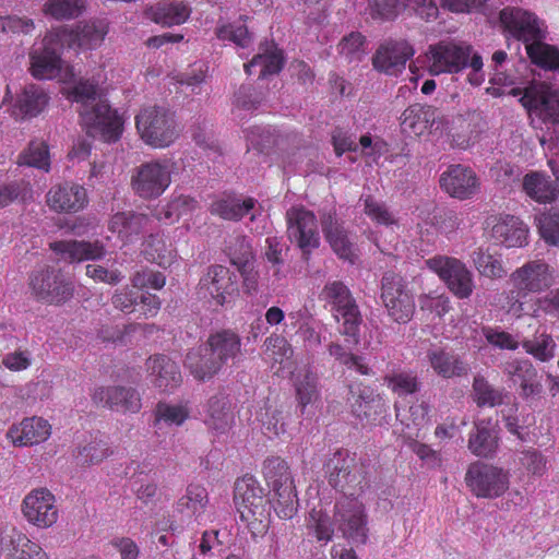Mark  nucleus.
I'll list each match as a JSON object with an SVG mask.
<instances>
[{"label": "nucleus", "instance_id": "f257e3e1", "mask_svg": "<svg viewBox=\"0 0 559 559\" xmlns=\"http://www.w3.org/2000/svg\"><path fill=\"white\" fill-rule=\"evenodd\" d=\"M243 359L240 335L234 330L223 329L211 333L203 344L189 350L185 365L195 379L206 381L239 366Z\"/></svg>", "mask_w": 559, "mask_h": 559}, {"label": "nucleus", "instance_id": "f03ea898", "mask_svg": "<svg viewBox=\"0 0 559 559\" xmlns=\"http://www.w3.org/2000/svg\"><path fill=\"white\" fill-rule=\"evenodd\" d=\"M504 29L525 45L532 63L559 71V49L546 44L547 26L535 13L518 7H506L499 13Z\"/></svg>", "mask_w": 559, "mask_h": 559}, {"label": "nucleus", "instance_id": "7ed1b4c3", "mask_svg": "<svg viewBox=\"0 0 559 559\" xmlns=\"http://www.w3.org/2000/svg\"><path fill=\"white\" fill-rule=\"evenodd\" d=\"M73 97L81 104V121L87 135L105 142L117 141L122 133V119L98 94L97 84L80 81L73 88Z\"/></svg>", "mask_w": 559, "mask_h": 559}, {"label": "nucleus", "instance_id": "20e7f679", "mask_svg": "<svg viewBox=\"0 0 559 559\" xmlns=\"http://www.w3.org/2000/svg\"><path fill=\"white\" fill-rule=\"evenodd\" d=\"M321 298L330 307L340 323V333L346 336V343L358 345L362 316L350 289L342 281L328 282L321 292Z\"/></svg>", "mask_w": 559, "mask_h": 559}, {"label": "nucleus", "instance_id": "39448f33", "mask_svg": "<svg viewBox=\"0 0 559 559\" xmlns=\"http://www.w3.org/2000/svg\"><path fill=\"white\" fill-rule=\"evenodd\" d=\"M510 282L513 285L508 294L510 310L522 311L523 300L530 294H538L552 286L555 270L545 260H531L511 273Z\"/></svg>", "mask_w": 559, "mask_h": 559}, {"label": "nucleus", "instance_id": "423d86ee", "mask_svg": "<svg viewBox=\"0 0 559 559\" xmlns=\"http://www.w3.org/2000/svg\"><path fill=\"white\" fill-rule=\"evenodd\" d=\"M263 475L273 490V508L281 519H292L297 512V495L287 463L278 457H269L263 463Z\"/></svg>", "mask_w": 559, "mask_h": 559}, {"label": "nucleus", "instance_id": "0eeeda50", "mask_svg": "<svg viewBox=\"0 0 559 559\" xmlns=\"http://www.w3.org/2000/svg\"><path fill=\"white\" fill-rule=\"evenodd\" d=\"M141 139L153 147L169 146L178 136L179 129L174 112L164 106H148L135 117Z\"/></svg>", "mask_w": 559, "mask_h": 559}, {"label": "nucleus", "instance_id": "6e6552de", "mask_svg": "<svg viewBox=\"0 0 559 559\" xmlns=\"http://www.w3.org/2000/svg\"><path fill=\"white\" fill-rule=\"evenodd\" d=\"M380 284V299L388 316L400 324L409 322L415 312V301L404 277L388 271L382 275Z\"/></svg>", "mask_w": 559, "mask_h": 559}, {"label": "nucleus", "instance_id": "1a4fd4ad", "mask_svg": "<svg viewBox=\"0 0 559 559\" xmlns=\"http://www.w3.org/2000/svg\"><path fill=\"white\" fill-rule=\"evenodd\" d=\"M29 288L38 301L56 306L66 304L74 294L73 283L62 271L48 265L31 273Z\"/></svg>", "mask_w": 559, "mask_h": 559}, {"label": "nucleus", "instance_id": "9d476101", "mask_svg": "<svg viewBox=\"0 0 559 559\" xmlns=\"http://www.w3.org/2000/svg\"><path fill=\"white\" fill-rule=\"evenodd\" d=\"M329 484L342 496L356 497L366 483V466L337 451L325 464Z\"/></svg>", "mask_w": 559, "mask_h": 559}, {"label": "nucleus", "instance_id": "9b49d317", "mask_svg": "<svg viewBox=\"0 0 559 559\" xmlns=\"http://www.w3.org/2000/svg\"><path fill=\"white\" fill-rule=\"evenodd\" d=\"M334 525L353 544L362 545L368 538L367 514L357 497L341 496L334 506Z\"/></svg>", "mask_w": 559, "mask_h": 559}, {"label": "nucleus", "instance_id": "f8f14e48", "mask_svg": "<svg viewBox=\"0 0 559 559\" xmlns=\"http://www.w3.org/2000/svg\"><path fill=\"white\" fill-rule=\"evenodd\" d=\"M465 481L478 498H498L509 488V472L484 462L472 463L466 472Z\"/></svg>", "mask_w": 559, "mask_h": 559}, {"label": "nucleus", "instance_id": "ddd939ff", "mask_svg": "<svg viewBox=\"0 0 559 559\" xmlns=\"http://www.w3.org/2000/svg\"><path fill=\"white\" fill-rule=\"evenodd\" d=\"M472 47L453 41L430 45L425 55L426 68L431 75L457 73L468 66Z\"/></svg>", "mask_w": 559, "mask_h": 559}, {"label": "nucleus", "instance_id": "4468645a", "mask_svg": "<svg viewBox=\"0 0 559 559\" xmlns=\"http://www.w3.org/2000/svg\"><path fill=\"white\" fill-rule=\"evenodd\" d=\"M171 182V170L167 162L151 160L138 166L131 177L133 192L144 200L160 197Z\"/></svg>", "mask_w": 559, "mask_h": 559}, {"label": "nucleus", "instance_id": "2eb2a0df", "mask_svg": "<svg viewBox=\"0 0 559 559\" xmlns=\"http://www.w3.org/2000/svg\"><path fill=\"white\" fill-rule=\"evenodd\" d=\"M287 233L301 250L305 261L310 259L312 251L320 246V235L316 215L305 207H292L286 213Z\"/></svg>", "mask_w": 559, "mask_h": 559}, {"label": "nucleus", "instance_id": "dca6fc26", "mask_svg": "<svg viewBox=\"0 0 559 559\" xmlns=\"http://www.w3.org/2000/svg\"><path fill=\"white\" fill-rule=\"evenodd\" d=\"M427 265L439 275L455 297H471L475 288L474 276L463 262L455 258L435 257L427 260Z\"/></svg>", "mask_w": 559, "mask_h": 559}, {"label": "nucleus", "instance_id": "f3484780", "mask_svg": "<svg viewBox=\"0 0 559 559\" xmlns=\"http://www.w3.org/2000/svg\"><path fill=\"white\" fill-rule=\"evenodd\" d=\"M62 34L50 32L43 39V46L29 53L31 73L38 80L53 79L61 71Z\"/></svg>", "mask_w": 559, "mask_h": 559}, {"label": "nucleus", "instance_id": "a211bd4d", "mask_svg": "<svg viewBox=\"0 0 559 559\" xmlns=\"http://www.w3.org/2000/svg\"><path fill=\"white\" fill-rule=\"evenodd\" d=\"M320 223L324 238L337 258L355 264L358 259L356 243L335 210L320 212Z\"/></svg>", "mask_w": 559, "mask_h": 559}, {"label": "nucleus", "instance_id": "6ab92c4d", "mask_svg": "<svg viewBox=\"0 0 559 559\" xmlns=\"http://www.w3.org/2000/svg\"><path fill=\"white\" fill-rule=\"evenodd\" d=\"M92 402L114 412L138 413L141 407L139 391L129 385L97 386L91 393Z\"/></svg>", "mask_w": 559, "mask_h": 559}, {"label": "nucleus", "instance_id": "aec40b11", "mask_svg": "<svg viewBox=\"0 0 559 559\" xmlns=\"http://www.w3.org/2000/svg\"><path fill=\"white\" fill-rule=\"evenodd\" d=\"M520 103L544 122L559 123V91L540 84L525 88Z\"/></svg>", "mask_w": 559, "mask_h": 559}, {"label": "nucleus", "instance_id": "412c9836", "mask_svg": "<svg viewBox=\"0 0 559 559\" xmlns=\"http://www.w3.org/2000/svg\"><path fill=\"white\" fill-rule=\"evenodd\" d=\"M439 183L450 197L459 200L472 199L480 188L476 173L461 164L449 166L440 176Z\"/></svg>", "mask_w": 559, "mask_h": 559}, {"label": "nucleus", "instance_id": "4be33fe9", "mask_svg": "<svg viewBox=\"0 0 559 559\" xmlns=\"http://www.w3.org/2000/svg\"><path fill=\"white\" fill-rule=\"evenodd\" d=\"M234 501L242 519L247 518L246 512L248 515L262 516L267 503L264 489L251 475H245L236 480L234 487Z\"/></svg>", "mask_w": 559, "mask_h": 559}, {"label": "nucleus", "instance_id": "5701e85b", "mask_svg": "<svg viewBox=\"0 0 559 559\" xmlns=\"http://www.w3.org/2000/svg\"><path fill=\"white\" fill-rule=\"evenodd\" d=\"M22 510L27 521L38 527H49L58 518L55 497L44 488L32 490L24 498Z\"/></svg>", "mask_w": 559, "mask_h": 559}, {"label": "nucleus", "instance_id": "b1692460", "mask_svg": "<svg viewBox=\"0 0 559 559\" xmlns=\"http://www.w3.org/2000/svg\"><path fill=\"white\" fill-rule=\"evenodd\" d=\"M443 126V117L437 108L413 104L401 116V129L408 135H421L426 130L438 131Z\"/></svg>", "mask_w": 559, "mask_h": 559}, {"label": "nucleus", "instance_id": "393cba45", "mask_svg": "<svg viewBox=\"0 0 559 559\" xmlns=\"http://www.w3.org/2000/svg\"><path fill=\"white\" fill-rule=\"evenodd\" d=\"M503 373L513 383H520L521 396L528 399L539 395L543 392V385L539 381L538 371L528 359H512L502 365Z\"/></svg>", "mask_w": 559, "mask_h": 559}, {"label": "nucleus", "instance_id": "a878e982", "mask_svg": "<svg viewBox=\"0 0 559 559\" xmlns=\"http://www.w3.org/2000/svg\"><path fill=\"white\" fill-rule=\"evenodd\" d=\"M200 287L206 289L218 305H224L227 298L238 290L236 274L221 264L207 269L206 274L200 280Z\"/></svg>", "mask_w": 559, "mask_h": 559}, {"label": "nucleus", "instance_id": "bb28decb", "mask_svg": "<svg viewBox=\"0 0 559 559\" xmlns=\"http://www.w3.org/2000/svg\"><path fill=\"white\" fill-rule=\"evenodd\" d=\"M47 203L57 212H78L87 204L86 190L75 183L58 185L49 190Z\"/></svg>", "mask_w": 559, "mask_h": 559}, {"label": "nucleus", "instance_id": "cd10ccee", "mask_svg": "<svg viewBox=\"0 0 559 559\" xmlns=\"http://www.w3.org/2000/svg\"><path fill=\"white\" fill-rule=\"evenodd\" d=\"M499 445L497 425L492 419H479L474 421V428L468 437L467 448L478 457H491Z\"/></svg>", "mask_w": 559, "mask_h": 559}, {"label": "nucleus", "instance_id": "c85d7f7f", "mask_svg": "<svg viewBox=\"0 0 559 559\" xmlns=\"http://www.w3.org/2000/svg\"><path fill=\"white\" fill-rule=\"evenodd\" d=\"M51 433L50 424L41 417H26L19 425H13L8 430L15 445H33L46 441Z\"/></svg>", "mask_w": 559, "mask_h": 559}, {"label": "nucleus", "instance_id": "c756f323", "mask_svg": "<svg viewBox=\"0 0 559 559\" xmlns=\"http://www.w3.org/2000/svg\"><path fill=\"white\" fill-rule=\"evenodd\" d=\"M528 227L516 216L501 215L491 228V237L507 248L527 245Z\"/></svg>", "mask_w": 559, "mask_h": 559}, {"label": "nucleus", "instance_id": "7c9ffc66", "mask_svg": "<svg viewBox=\"0 0 559 559\" xmlns=\"http://www.w3.org/2000/svg\"><path fill=\"white\" fill-rule=\"evenodd\" d=\"M412 49L402 43L381 45L372 58L374 69L389 75H396L406 64Z\"/></svg>", "mask_w": 559, "mask_h": 559}, {"label": "nucleus", "instance_id": "2f4dec72", "mask_svg": "<svg viewBox=\"0 0 559 559\" xmlns=\"http://www.w3.org/2000/svg\"><path fill=\"white\" fill-rule=\"evenodd\" d=\"M50 248L70 263L84 260H98L103 258L106 252L104 245L98 240L94 242L60 240L51 242Z\"/></svg>", "mask_w": 559, "mask_h": 559}, {"label": "nucleus", "instance_id": "473e14b6", "mask_svg": "<svg viewBox=\"0 0 559 559\" xmlns=\"http://www.w3.org/2000/svg\"><path fill=\"white\" fill-rule=\"evenodd\" d=\"M147 371L153 377V383L163 392H169L181 383L178 365L165 355H155L146 361Z\"/></svg>", "mask_w": 559, "mask_h": 559}, {"label": "nucleus", "instance_id": "72a5a7b5", "mask_svg": "<svg viewBox=\"0 0 559 559\" xmlns=\"http://www.w3.org/2000/svg\"><path fill=\"white\" fill-rule=\"evenodd\" d=\"M1 548L9 559H48L39 545L16 530H12L2 537Z\"/></svg>", "mask_w": 559, "mask_h": 559}, {"label": "nucleus", "instance_id": "f704fd0d", "mask_svg": "<svg viewBox=\"0 0 559 559\" xmlns=\"http://www.w3.org/2000/svg\"><path fill=\"white\" fill-rule=\"evenodd\" d=\"M353 414L367 424L380 421L388 412V405L384 399L370 388L359 390L352 403Z\"/></svg>", "mask_w": 559, "mask_h": 559}, {"label": "nucleus", "instance_id": "c9c22d12", "mask_svg": "<svg viewBox=\"0 0 559 559\" xmlns=\"http://www.w3.org/2000/svg\"><path fill=\"white\" fill-rule=\"evenodd\" d=\"M426 357L433 371L443 379L459 378L468 373V365L454 353L431 348L428 349Z\"/></svg>", "mask_w": 559, "mask_h": 559}, {"label": "nucleus", "instance_id": "e433bc0d", "mask_svg": "<svg viewBox=\"0 0 559 559\" xmlns=\"http://www.w3.org/2000/svg\"><path fill=\"white\" fill-rule=\"evenodd\" d=\"M150 223L151 218L146 214L118 212L110 218L109 229L122 240L132 241L147 229Z\"/></svg>", "mask_w": 559, "mask_h": 559}, {"label": "nucleus", "instance_id": "4c0bfd02", "mask_svg": "<svg viewBox=\"0 0 559 559\" xmlns=\"http://www.w3.org/2000/svg\"><path fill=\"white\" fill-rule=\"evenodd\" d=\"M523 190L538 203H551L557 200L559 189L549 176L540 173H528L523 178Z\"/></svg>", "mask_w": 559, "mask_h": 559}, {"label": "nucleus", "instance_id": "58836bf2", "mask_svg": "<svg viewBox=\"0 0 559 559\" xmlns=\"http://www.w3.org/2000/svg\"><path fill=\"white\" fill-rule=\"evenodd\" d=\"M189 9L179 1H160L146 10L148 19L163 26L182 24L189 16Z\"/></svg>", "mask_w": 559, "mask_h": 559}, {"label": "nucleus", "instance_id": "ea45409f", "mask_svg": "<svg viewBox=\"0 0 559 559\" xmlns=\"http://www.w3.org/2000/svg\"><path fill=\"white\" fill-rule=\"evenodd\" d=\"M48 103V95L45 91L35 84L24 87L16 98L15 109L17 115L24 118H33L39 115Z\"/></svg>", "mask_w": 559, "mask_h": 559}, {"label": "nucleus", "instance_id": "a19ab883", "mask_svg": "<svg viewBox=\"0 0 559 559\" xmlns=\"http://www.w3.org/2000/svg\"><path fill=\"white\" fill-rule=\"evenodd\" d=\"M233 413L226 396L215 395L209 400L205 424L216 433H225L233 424Z\"/></svg>", "mask_w": 559, "mask_h": 559}, {"label": "nucleus", "instance_id": "79ce46f5", "mask_svg": "<svg viewBox=\"0 0 559 559\" xmlns=\"http://www.w3.org/2000/svg\"><path fill=\"white\" fill-rule=\"evenodd\" d=\"M473 400L478 407H496L503 403L504 399L509 396L503 388H496L488 382V380L477 374L473 380Z\"/></svg>", "mask_w": 559, "mask_h": 559}, {"label": "nucleus", "instance_id": "37998d69", "mask_svg": "<svg viewBox=\"0 0 559 559\" xmlns=\"http://www.w3.org/2000/svg\"><path fill=\"white\" fill-rule=\"evenodd\" d=\"M209 503L206 489L201 485L190 484L187 487L186 495L177 501V511L181 514L199 516L204 513Z\"/></svg>", "mask_w": 559, "mask_h": 559}, {"label": "nucleus", "instance_id": "c03bdc74", "mask_svg": "<svg viewBox=\"0 0 559 559\" xmlns=\"http://www.w3.org/2000/svg\"><path fill=\"white\" fill-rule=\"evenodd\" d=\"M283 64V52L272 45L271 48L265 49L264 52L255 55L249 63L245 64V70L247 73L251 74L252 68L260 67L259 78L261 79L266 75L278 73L282 70Z\"/></svg>", "mask_w": 559, "mask_h": 559}, {"label": "nucleus", "instance_id": "a18cd8bd", "mask_svg": "<svg viewBox=\"0 0 559 559\" xmlns=\"http://www.w3.org/2000/svg\"><path fill=\"white\" fill-rule=\"evenodd\" d=\"M318 380L317 373L309 368L299 372L296 377V395L302 414H305L308 405L319 399Z\"/></svg>", "mask_w": 559, "mask_h": 559}, {"label": "nucleus", "instance_id": "49530a36", "mask_svg": "<svg viewBox=\"0 0 559 559\" xmlns=\"http://www.w3.org/2000/svg\"><path fill=\"white\" fill-rule=\"evenodd\" d=\"M522 347L535 359L546 362L555 357L557 344L552 336L546 331L537 330L532 338L524 340Z\"/></svg>", "mask_w": 559, "mask_h": 559}, {"label": "nucleus", "instance_id": "de8ad7c7", "mask_svg": "<svg viewBox=\"0 0 559 559\" xmlns=\"http://www.w3.org/2000/svg\"><path fill=\"white\" fill-rule=\"evenodd\" d=\"M255 201L252 198L240 200L237 198L222 199L212 204V213L224 219L239 221L254 207Z\"/></svg>", "mask_w": 559, "mask_h": 559}, {"label": "nucleus", "instance_id": "09e8293b", "mask_svg": "<svg viewBox=\"0 0 559 559\" xmlns=\"http://www.w3.org/2000/svg\"><path fill=\"white\" fill-rule=\"evenodd\" d=\"M108 32L105 21H91L79 25L75 31V40L81 48L94 49L100 45Z\"/></svg>", "mask_w": 559, "mask_h": 559}, {"label": "nucleus", "instance_id": "8fccbe9b", "mask_svg": "<svg viewBox=\"0 0 559 559\" xmlns=\"http://www.w3.org/2000/svg\"><path fill=\"white\" fill-rule=\"evenodd\" d=\"M383 381L399 396L415 394L421 386L417 374L413 371H395L386 374Z\"/></svg>", "mask_w": 559, "mask_h": 559}, {"label": "nucleus", "instance_id": "3c124183", "mask_svg": "<svg viewBox=\"0 0 559 559\" xmlns=\"http://www.w3.org/2000/svg\"><path fill=\"white\" fill-rule=\"evenodd\" d=\"M225 252L230 263L237 269L253 263L252 247L246 236L237 235L231 237L226 245Z\"/></svg>", "mask_w": 559, "mask_h": 559}, {"label": "nucleus", "instance_id": "603ef678", "mask_svg": "<svg viewBox=\"0 0 559 559\" xmlns=\"http://www.w3.org/2000/svg\"><path fill=\"white\" fill-rule=\"evenodd\" d=\"M540 238L549 246H559V204L536 217Z\"/></svg>", "mask_w": 559, "mask_h": 559}, {"label": "nucleus", "instance_id": "864d4df0", "mask_svg": "<svg viewBox=\"0 0 559 559\" xmlns=\"http://www.w3.org/2000/svg\"><path fill=\"white\" fill-rule=\"evenodd\" d=\"M83 10V0H48L44 5L45 14L56 20L75 19Z\"/></svg>", "mask_w": 559, "mask_h": 559}, {"label": "nucleus", "instance_id": "5fc2aeb1", "mask_svg": "<svg viewBox=\"0 0 559 559\" xmlns=\"http://www.w3.org/2000/svg\"><path fill=\"white\" fill-rule=\"evenodd\" d=\"M472 260L476 270L483 276L489 278H501L507 273L501 261L483 249L478 248L473 251Z\"/></svg>", "mask_w": 559, "mask_h": 559}, {"label": "nucleus", "instance_id": "6e6d98bb", "mask_svg": "<svg viewBox=\"0 0 559 559\" xmlns=\"http://www.w3.org/2000/svg\"><path fill=\"white\" fill-rule=\"evenodd\" d=\"M19 164L48 171L50 166L48 146L44 142H31L20 155Z\"/></svg>", "mask_w": 559, "mask_h": 559}, {"label": "nucleus", "instance_id": "4d7b16f0", "mask_svg": "<svg viewBox=\"0 0 559 559\" xmlns=\"http://www.w3.org/2000/svg\"><path fill=\"white\" fill-rule=\"evenodd\" d=\"M265 99L262 90L251 85L242 84L234 94V105L243 110H255Z\"/></svg>", "mask_w": 559, "mask_h": 559}, {"label": "nucleus", "instance_id": "13d9d810", "mask_svg": "<svg viewBox=\"0 0 559 559\" xmlns=\"http://www.w3.org/2000/svg\"><path fill=\"white\" fill-rule=\"evenodd\" d=\"M145 253L152 261L164 267L170 265L176 259L175 251L162 238L153 235L146 242Z\"/></svg>", "mask_w": 559, "mask_h": 559}, {"label": "nucleus", "instance_id": "bf43d9fd", "mask_svg": "<svg viewBox=\"0 0 559 559\" xmlns=\"http://www.w3.org/2000/svg\"><path fill=\"white\" fill-rule=\"evenodd\" d=\"M367 13L376 21L394 20L402 11L400 0H368Z\"/></svg>", "mask_w": 559, "mask_h": 559}, {"label": "nucleus", "instance_id": "052dcab7", "mask_svg": "<svg viewBox=\"0 0 559 559\" xmlns=\"http://www.w3.org/2000/svg\"><path fill=\"white\" fill-rule=\"evenodd\" d=\"M111 453L107 442L104 440H93L88 444L79 449L76 460L79 464H97L100 463Z\"/></svg>", "mask_w": 559, "mask_h": 559}, {"label": "nucleus", "instance_id": "680f3d73", "mask_svg": "<svg viewBox=\"0 0 559 559\" xmlns=\"http://www.w3.org/2000/svg\"><path fill=\"white\" fill-rule=\"evenodd\" d=\"M265 354L275 362H283L293 356V348L287 340L278 334H271L265 338L264 344Z\"/></svg>", "mask_w": 559, "mask_h": 559}, {"label": "nucleus", "instance_id": "e2e57ef3", "mask_svg": "<svg viewBox=\"0 0 559 559\" xmlns=\"http://www.w3.org/2000/svg\"><path fill=\"white\" fill-rule=\"evenodd\" d=\"M155 416L157 421H164L167 425L180 426L188 418L189 412L182 405L159 402L156 405Z\"/></svg>", "mask_w": 559, "mask_h": 559}, {"label": "nucleus", "instance_id": "0e129e2a", "mask_svg": "<svg viewBox=\"0 0 559 559\" xmlns=\"http://www.w3.org/2000/svg\"><path fill=\"white\" fill-rule=\"evenodd\" d=\"M217 37L223 40H230L236 45L246 48L251 44V35L242 23L223 25L216 31Z\"/></svg>", "mask_w": 559, "mask_h": 559}, {"label": "nucleus", "instance_id": "69168bd1", "mask_svg": "<svg viewBox=\"0 0 559 559\" xmlns=\"http://www.w3.org/2000/svg\"><path fill=\"white\" fill-rule=\"evenodd\" d=\"M131 283L135 288L162 289L166 284V276L162 272L143 267L133 274Z\"/></svg>", "mask_w": 559, "mask_h": 559}, {"label": "nucleus", "instance_id": "338daca9", "mask_svg": "<svg viewBox=\"0 0 559 559\" xmlns=\"http://www.w3.org/2000/svg\"><path fill=\"white\" fill-rule=\"evenodd\" d=\"M334 520L331 521L326 513L313 509L310 512L309 527L314 531L318 540L329 542L333 536Z\"/></svg>", "mask_w": 559, "mask_h": 559}, {"label": "nucleus", "instance_id": "774afa93", "mask_svg": "<svg viewBox=\"0 0 559 559\" xmlns=\"http://www.w3.org/2000/svg\"><path fill=\"white\" fill-rule=\"evenodd\" d=\"M481 334L490 345L500 349L515 350L519 347V341L499 328L483 326Z\"/></svg>", "mask_w": 559, "mask_h": 559}]
</instances>
